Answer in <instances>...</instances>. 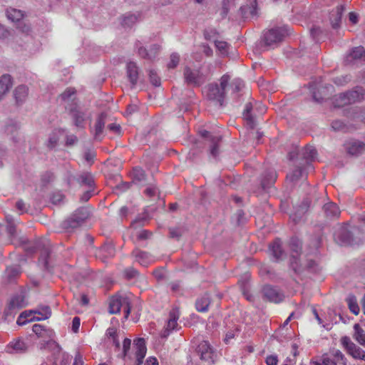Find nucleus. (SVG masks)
Segmentation results:
<instances>
[{"mask_svg":"<svg viewBox=\"0 0 365 365\" xmlns=\"http://www.w3.org/2000/svg\"><path fill=\"white\" fill-rule=\"evenodd\" d=\"M289 247L292 252L290 265L295 272L300 273L304 269H308L313 272L318 271V265L314 260L307 259L305 261L301 257L299 252L302 248V242L299 239L292 238Z\"/></svg>","mask_w":365,"mask_h":365,"instance_id":"1","label":"nucleus"},{"mask_svg":"<svg viewBox=\"0 0 365 365\" xmlns=\"http://www.w3.org/2000/svg\"><path fill=\"white\" fill-rule=\"evenodd\" d=\"M364 240V232L356 227L349 230L346 226H342L334 233V240L340 245H359Z\"/></svg>","mask_w":365,"mask_h":365,"instance_id":"2","label":"nucleus"},{"mask_svg":"<svg viewBox=\"0 0 365 365\" xmlns=\"http://www.w3.org/2000/svg\"><path fill=\"white\" fill-rule=\"evenodd\" d=\"M32 331L38 336V338L43 339V341L39 344L40 350H46L53 352L54 355L61 353V348L58 343H56L53 338L54 336V331L48 328L36 324L32 327Z\"/></svg>","mask_w":365,"mask_h":365,"instance_id":"3","label":"nucleus"},{"mask_svg":"<svg viewBox=\"0 0 365 365\" xmlns=\"http://www.w3.org/2000/svg\"><path fill=\"white\" fill-rule=\"evenodd\" d=\"M230 77L228 75H223L220 78V86L217 84H209L204 88V93L211 101H216L222 105L225 99V91L229 86Z\"/></svg>","mask_w":365,"mask_h":365,"instance_id":"4","label":"nucleus"},{"mask_svg":"<svg viewBox=\"0 0 365 365\" xmlns=\"http://www.w3.org/2000/svg\"><path fill=\"white\" fill-rule=\"evenodd\" d=\"M91 215V210L87 207H82L77 209L63 223V227L68 231L78 227Z\"/></svg>","mask_w":365,"mask_h":365,"instance_id":"5","label":"nucleus"},{"mask_svg":"<svg viewBox=\"0 0 365 365\" xmlns=\"http://www.w3.org/2000/svg\"><path fill=\"white\" fill-rule=\"evenodd\" d=\"M365 91L361 87H356L348 92L341 93L335 100L336 107H341L345 105L354 103L364 99Z\"/></svg>","mask_w":365,"mask_h":365,"instance_id":"6","label":"nucleus"},{"mask_svg":"<svg viewBox=\"0 0 365 365\" xmlns=\"http://www.w3.org/2000/svg\"><path fill=\"white\" fill-rule=\"evenodd\" d=\"M266 111L265 106L259 103L255 102L253 105L252 103H248L245 105L243 112V116L247 122V124L251 128H254L255 126V118L259 114H263Z\"/></svg>","mask_w":365,"mask_h":365,"instance_id":"7","label":"nucleus"},{"mask_svg":"<svg viewBox=\"0 0 365 365\" xmlns=\"http://www.w3.org/2000/svg\"><path fill=\"white\" fill-rule=\"evenodd\" d=\"M123 308L125 313L124 318L128 319L130 313V299L126 296H115L110 299L109 313L111 314H118Z\"/></svg>","mask_w":365,"mask_h":365,"instance_id":"8","label":"nucleus"},{"mask_svg":"<svg viewBox=\"0 0 365 365\" xmlns=\"http://www.w3.org/2000/svg\"><path fill=\"white\" fill-rule=\"evenodd\" d=\"M340 343L346 352L353 359L365 361V351L354 343L349 336H342Z\"/></svg>","mask_w":365,"mask_h":365,"instance_id":"9","label":"nucleus"},{"mask_svg":"<svg viewBox=\"0 0 365 365\" xmlns=\"http://www.w3.org/2000/svg\"><path fill=\"white\" fill-rule=\"evenodd\" d=\"M287 32L282 28L272 29L264 32L263 41L267 46H275L282 42Z\"/></svg>","mask_w":365,"mask_h":365,"instance_id":"10","label":"nucleus"},{"mask_svg":"<svg viewBox=\"0 0 365 365\" xmlns=\"http://www.w3.org/2000/svg\"><path fill=\"white\" fill-rule=\"evenodd\" d=\"M185 81L194 86H200L206 81L205 76L199 68H192L186 66L184 69Z\"/></svg>","mask_w":365,"mask_h":365,"instance_id":"11","label":"nucleus"},{"mask_svg":"<svg viewBox=\"0 0 365 365\" xmlns=\"http://www.w3.org/2000/svg\"><path fill=\"white\" fill-rule=\"evenodd\" d=\"M325 365H347V359L339 349H332L323 354Z\"/></svg>","mask_w":365,"mask_h":365,"instance_id":"12","label":"nucleus"},{"mask_svg":"<svg viewBox=\"0 0 365 365\" xmlns=\"http://www.w3.org/2000/svg\"><path fill=\"white\" fill-rule=\"evenodd\" d=\"M31 346V342L27 339L18 338L11 341L6 347L9 354L26 353Z\"/></svg>","mask_w":365,"mask_h":365,"instance_id":"13","label":"nucleus"},{"mask_svg":"<svg viewBox=\"0 0 365 365\" xmlns=\"http://www.w3.org/2000/svg\"><path fill=\"white\" fill-rule=\"evenodd\" d=\"M179 317L180 312L178 308H174L170 312L169 319L162 333L163 337H168L172 331L177 329Z\"/></svg>","mask_w":365,"mask_h":365,"instance_id":"14","label":"nucleus"},{"mask_svg":"<svg viewBox=\"0 0 365 365\" xmlns=\"http://www.w3.org/2000/svg\"><path fill=\"white\" fill-rule=\"evenodd\" d=\"M202 135L206 138L210 142V155L214 158L217 157L220 153L219 145L222 140L221 135H213L207 130H204L203 132H202Z\"/></svg>","mask_w":365,"mask_h":365,"instance_id":"15","label":"nucleus"},{"mask_svg":"<svg viewBox=\"0 0 365 365\" xmlns=\"http://www.w3.org/2000/svg\"><path fill=\"white\" fill-rule=\"evenodd\" d=\"M345 149L351 155H359L365 150V143L356 139H351L344 144Z\"/></svg>","mask_w":365,"mask_h":365,"instance_id":"16","label":"nucleus"},{"mask_svg":"<svg viewBox=\"0 0 365 365\" xmlns=\"http://www.w3.org/2000/svg\"><path fill=\"white\" fill-rule=\"evenodd\" d=\"M27 304L26 295L24 293L17 294L11 299L8 309L12 314V312L26 307Z\"/></svg>","mask_w":365,"mask_h":365,"instance_id":"17","label":"nucleus"},{"mask_svg":"<svg viewBox=\"0 0 365 365\" xmlns=\"http://www.w3.org/2000/svg\"><path fill=\"white\" fill-rule=\"evenodd\" d=\"M263 294L269 302L279 303L284 299V294L276 287L266 285L263 288Z\"/></svg>","mask_w":365,"mask_h":365,"instance_id":"18","label":"nucleus"},{"mask_svg":"<svg viewBox=\"0 0 365 365\" xmlns=\"http://www.w3.org/2000/svg\"><path fill=\"white\" fill-rule=\"evenodd\" d=\"M132 256L140 264L147 267L148 264L155 262V258L148 252L135 249L132 252Z\"/></svg>","mask_w":365,"mask_h":365,"instance_id":"19","label":"nucleus"},{"mask_svg":"<svg viewBox=\"0 0 365 365\" xmlns=\"http://www.w3.org/2000/svg\"><path fill=\"white\" fill-rule=\"evenodd\" d=\"M134 346L135 349V356L137 360V365H140L143 360L145 356L147 348L145 341L143 338H138L134 341Z\"/></svg>","mask_w":365,"mask_h":365,"instance_id":"20","label":"nucleus"},{"mask_svg":"<svg viewBox=\"0 0 365 365\" xmlns=\"http://www.w3.org/2000/svg\"><path fill=\"white\" fill-rule=\"evenodd\" d=\"M6 135L9 137L15 144L20 143L22 140V136L19 132V127L16 123L7 125L5 128Z\"/></svg>","mask_w":365,"mask_h":365,"instance_id":"21","label":"nucleus"},{"mask_svg":"<svg viewBox=\"0 0 365 365\" xmlns=\"http://www.w3.org/2000/svg\"><path fill=\"white\" fill-rule=\"evenodd\" d=\"M197 351L202 360L210 361L212 359V349L207 341H203L198 345Z\"/></svg>","mask_w":365,"mask_h":365,"instance_id":"22","label":"nucleus"},{"mask_svg":"<svg viewBox=\"0 0 365 365\" xmlns=\"http://www.w3.org/2000/svg\"><path fill=\"white\" fill-rule=\"evenodd\" d=\"M323 210L326 217L330 220L338 218L341 213L337 205L331 202L325 204Z\"/></svg>","mask_w":365,"mask_h":365,"instance_id":"23","label":"nucleus"},{"mask_svg":"<svg viewBox=\"0 0 365 365\" xmlns=\"http://www.w3.org/2000/svg\"><path fill=\"white\" fill-rule=\"evenodd\" d=\"M12 85V78L10 75L4 74L0 77V101L9 92Z\"/></svg>","mask_w":365,"mask_h":365,"instance_id":"24","label":"nucleus"},{"mask_svg":"<svg viewBox=\"0 0 365 365\" xmlns=\"http://www.w3.org/2000/svg\"><path fill=\"white\" fill-rule=\"evenodd\" d=\"M344 10L343 5H339L333 9L329 15L331 24L334 29H336L341 22L342 13Z\"/></svg>","mask_w":365,"mask_h":365,"instance_id":"25","label":"nucleus"},{"mask_svg":"<svg viewBox=\"0 0 365 365\" xmlns=\"http://www.w3.org/2000/svg\"><path fill=\"white\" fill-rule=\"evenodd\" d=\"M363 59H365V48L363 46L353 48L346 56V61L349 63Z\"/></svg>","mask_w":365,"mask_h":365,"instance_id":"26","label":"nucleus"},{"mask_svg":"<svg viewBox=\"0 0 365 365\" xmlns=\"http://www.w3.org/2000/svg\"><path fill=\"white\" fill-rule=\"evenodd\" d=\"M29 95V88L25 85L17 86L14 91V96L17 103H23L26 100Z\"/></svg>","mask_w":365,"mask_h":365,"instance_id":"27","label":"nucleus"},{"mask_svg":"<svg viewBox=\"0 0 365 365\" xmlns=\"http://www.w3.org/2000/svg\"><path fill=\"white\" fill-rule=\"evenodd\" d=\"M127 76L132 85L135 86L138 79V68L135 63L130 62L127 64Z\"/></svg>","mask_w":365,"mask_h":365,"instance_id":"28","label":"nucleus"},{"mask_svg":"<svg viewBox=\"0 0 365 365\" xmlns=\"http://www.w3.org/2000/svg\"><path fill=\"white\" fill-rule=\"evenodd\" d=\"M277 179V173L274 170H267L261 180V185L263 189H265L274 183Z\"/></svg>","mask_w":365,"mask_h":365,"instance_id":"29","label":"nucleus"},{"mask_svg":"<svg viewBox=\"0 0 365 365\" xmlns=\"http://www.w3.org/2000/svg\"><path fill=\"white\" fill-rule=\"evenodd\" d=\"M47 243H48V242H46V240H42V241H40L39 242H38V244L36 245V248H39L41 245H43V248L42 250V252H41V256L39 258V262L41 264H42L43 267L45 269H48L47 259L50 254V250H49L48 247H46V245Z\"/></svg>","mask_w":365,"mask_h":365,"instance_id":"30","label":"nucleus"},{"mask_svg":"<svg viewBox=\"0 0 365 365\" xmlns=\"http://www.w3.org/2000/svg\"><path fill=\"white\" fill-rule=\"evenodd\" d=\"M210 304V299L207 294L197 298L195 302V307L198 312H206Z\"/></svg>","mask_w":365,"mask_h":365,"instance_id":"31","label":"nucleus"},{"mask_svg":"<svg viewBox=\"0 0 365 365\" xmlns=\"http://www.w3.org/2000/svg\"><path fill=\"white\" fill-rule=\"evenodd\" d=\"M272 255L276 259H281L284 256V251L282 249L281 242L279 240H276L269 247Z\"/></svg>","mask_w":365,"mask_h":365,"instance_id":"32","label":"nucleus"},{"mask_svg":"<svg viewBox=\"0 0 365 365\" xmlns=\"http://www.w3.org/2000/svg\"><path fill=\"white\" fill-rule=\"evenodd\" d=\"M6 16L13 22H19L24 17V13L21 10L9 8L6 10Z\"/></svg>","mask_w":365,"mask_h":365,"instance_id":"33","label":"nucleus"},{"mask_svg":"<svg viewBox=\"0 0 365 365\" xmlns=\"http://www.w3.org/2000/svg\"><path fill=\"white\" fill-rule=\"evenodd\" d=\"M354 339L361 346H365V331L360 327L359 324H355L354 326Z\"/></svg>","mask_w":365,"mask_h":365,"instance_id":"34","label":"nucleus"},{"mask_svg":"<svg viewBox=\"0 0 365 365\" xmlns=\"http://www.w3.org/2000/svg\"><path fill=\"white\" fill-rule=\"evenodd\" d=\"M77 181L81 185L92 187L94 185L93 177L90 173H83L77 178Z\"/></svg>","mask_w":365,"mask_h":365,"instance_id":"35","label":"nucleus"},{"mask_svg":"<svg viewBox=\"0 0 365 365\" xmlns=\"http://www.w3.org/2000/svg\"><path fill=\"white\" fill-rule=\"evenodd\" d=\"M133 180L140 185H144L146 181L145 171L140 168H135L133 170Z\"/></svg>","mask_w":365,"mask_h":365,"instance_id":"36","label":"nucleus"},{"mask_svg":"<svg viewBox=\"0 0 365 365\" xmlns=\"http://www.w3.org/2000/svg\"><path fill=\"white\" fill-rule=\"evenodd\" d=\"M309 206V202L307 200L304 201L299 210L295 213L290 215V218L294 222H297L302 215L307 211Z\"/></svg>","mask_w":365,"mask_h":365,"instance_id":"37","label":"nucleus"},{"mask_svg":"<svg viewBox=\"0 0 365 365\" xmlns=\"http://www.w3.org/2000/svg\"><path fill=\"white\" fill-rule=\"evenodd\" d=\"M105 125V119L103 115L101 114L96 120L95 124V133L94 137L96 139H100L101 135L103 133V130Z\"/></svg>","mask_w":365,"mask_h":365,"instance_id":"38","label":"nucleus"},{"mask_svg":"<svg viewBox=\"0 0 365 365\" xmlns=\"http://www.w3.org/2000/svg\"><path fill=\"white\" fill-rule=\"evenodd\" d=\"M34 314L33 310L24 311L21 313L19 317L17 319V324L19 325L25 324L26 322L36 320L35 317H31V315Z\"/></svg>","mask_w":365,"mask_h":365,"instance_id":"39","label":"nucleus"},{"mask_svg":"<svg viewBox=\"0 0 365 365\" xmlns=\"http://www.w3.org/2000/svg\"><path fill=\"white\" fill-rule=\"evenodd\" d=\"M34 314H38L39 317L36 318V320L40 321L48 319L51 315V311L49 307L44 306L34 311Z\"/></svg>","mask_w":365,"mask_h":365,"instance_id":"40","label":"nucleus"},{"mask_svg":"<svg viewBox=\"0 0 365 365\" xmlns=\"http://www.w3.org/2000/svg\"><path fill=\"white\" fill-rule=\"evenodd\" d=\"M76 97V90L73 88H67L63 93L60 96V99L65 102L68 103L70 101H73Z\"/></svg>","mask_w":365,"mask_h":365,"instance_id":"41","label":"nucleus"},{"mask_svg":"<svg viewBox=\"0 0 365 365\" xmlns=\"http://www.w3.org/2000/svg\"><path fill=\"white\" fill-rule=\"evenodd\" d=\"M346 301L350 311L355 315H357L359 313L360 309L358 306L356 297L354 295H349L347 297Z\"/></svg>","mask_w":365,"mask_h":365,"instance_id":"42","label":"nucleus"},{"mask_svg":"<svg viewBox=\"0 0 365 365\" xmlns=\"http://www.w3.org/2000/svg\"><path fill=\"white\" fill-rule=\"evenodd\" d=\"M317 155V150L313 146H307L302 152V156L307 163L314 159Z\"/></svg>","mask_w":365,"mask_h":365,"instance_id":"43","label":"nucleus"},{"mask_svg":"<svg viewBox=\"0 0 365 365\" xmlns=\"http://www.w3.org/2000/svg\"><path fill=\"white\" fill-rule=\"evenodd\" d=\"M72 116L74 120L75 125L77 127L82 126V123L84 121L85 119V115L83 112L78 110H71Z\"/></svg>","mask_w":365,"mask_h":365,"instance_id":"44","label":"nucleus"},{"mask_svg":"<svg viewBox=\"0 0 365 365\" xmlns=\"http://www.w3.org/2000/svg\"><path fill=\"white\" fill-rule=\"evenodd\" d=\"M230 87L231 88L232 93L236 94L241 91V90L243 88L244 82L241 79L236 78L232 81Z\"/></svg>","mask_w":365,"mask_h":365,"instance_id":"45","label":"nucleus"},{"mask_svg":"<svg viewBox=\"0 0 365 365\" xmlns=\"http://www.w3.org/2000/svg\"><path fill=\"white\" fill-rule=\"evenodd\" d=\"M215 45L221 55L226 56L228 53L229 44L227 42L222 41H215Z\"/></svg>","mask_w":365,"mask_h":365,"instance_id":"46","label":"nucleus"},{"mask_svg":"<svg viewBox=\"0 0 365 365\" xmlns=\"http://www.w3.org/2000/svg\"><path fill=\"white\" fill-rule=\"evenodd\" d=\"M302 169L300 168H297L287 175V180L294 182L298 180L302 177Z\"/></svg>","mask_w":365,"mask_h":365,"instance_id":"47","label":"nucleus"},{"mask_svg":"<svg viewBox=\"0 0 365 365\" xmlns=\"http://www.w3.org/2000/svg\"><path fill=\"white\" fill-rule=\"evenodd\" d=\"M139 44H140V43H138L136 44V46L138 47V54L140 57L142 58H147V59H149V60H153V53H148V50H147L145 48L141 46H139Z\"/></svg>","mask_w":365,"mask_h":365,"instance_id":"48","label":"nucleus"},{"mask_svg":"<svg viewBox=\"0 0 365 365\" xmlns=\"http://www.w3.org/2000/svg\"><path fill=\"white\" fill-rule=\"evenodd\" d=\"M101 252L106 257H113L115 255V249L112 245H105L101 247Z\"/></svg>","mask_w":365,"mask_h":365,"instance_id":"49","label":"nucleus"},{"mask_svg":"<svg viewBox=\"0 0 365 365\" xmlns=\"http://www.w3.org/2000/svg\"><path fill=\"white\" fill-rule=\"evenodd\" d=\"M19 268L16 267H7L6 269V274L9 280H11L14 277L19 275Z\"/></svg>","mask_w":365,"mask_h":365,"instance_id":"50","label":"nucleus"},{"mask_svg":"<svg viewBox=\"0 0 365 365\" xmlns=\"http://www.w3.org/2000/svg\"><path fill=\"white\" fill-rule=\"evenodd\" d=\"M136 21L137 17L135 15L129 14L124 16L122 24L125 26H131Z\"/></svg>","mask_w":365,"mask_h":365,"instance_id":"51","label":"nucleus"},{"mask_svg":"<svg viewBox=\"0 0 365 365\" xmlns=\"http://www.w3.org/2000/svg\"><path fill=\"white\" fill-rule=\"evenodd\" d=\"M180 56L176 53H173L170 55V62L168 63V67L169 68H174L178 66Z\"/></svg>","mask_w":365,"mask_h":365,"instance_id":"52","label":"nucleus"},{"mask_svg":"<svg viewBox=\"0 0 365 365\" xmlns=\"http://www.w3.org/2000/svg\"><path fill=\"white\" fill-rule=\"evenodd\" d=\"M149 78H150V81L151 83L153 86H160V79L155 71L150 70L149 71Z\"/></svg>","mask_w":365,"mask_h":365,"instance_id":"53","label":"nucleus"},{"mask_svg":"<svg viewBox=\"0 0 365 365\" xmlns=\"http://www.w3.org/2000/svg\"><path fill=\"white\" fill-rule=\"evenodd\" d=\"M331 128L334 130L342 131L346 130V125L341 120H336L331 123Z\"/></svg>","mask_w":365,"mask_h":365,"instance_id":"54","label":"nucleus"},{"mask_svg":"<svg viewBox=\"0 0 365 365\" xmlns=\"http://www.w3.org/2000/svg\"><path fill=\"white\" fill-rule=\"evenodd\" d=\"M6 220L8 222L7 231L11 236L14 237L15 235V232H16V227H15L14 222L13 219L10 217H6Z\"/></svg>","mask_w":365,"mask_h":365,"instance_id":"55","label":"nucleus"},{"mask_svg":"<svg viewBox=\"0 0 365 365\" xmlns=\"http://www.w3.org/2000/svg\"><path fill=\"white\" fill-rule=\"evenodd\" d=\"M58 141V138L57 137V135L54 133L51 134L48 138L47 147L50 149L54 148L56 146Z\"/></svg>","mask_w":365,"mask_h":365,"instance_id":"56","label":"nucleus"},{"mask_svg":"<svg viewBox=\"0 0 365 365\" xmlns=\"http://www.w3.org/2000/svg\"><path fill=\"white\" fill-rule=\"evenodd\" d=\"M349 81H350V77H349L348 76H342L340 77H336L334 80V82L335 84H336L338 86H343V85L347 83Z\"/></svg>","mask_w":365,"mask_h":365,"instance_id":"57","label":"nucleus"},{"mask_svg":"<svg viewBox=\"0 0 365 365\" xmlns=\"http://www.w3.org/2000/svg\"><path fill=\"white\" fill-rule=\"evenodd\" d=\"M158 189L155 185H150V187H147L145 190V195H147L149 197H153L155 195V194L158 192Z\"/></svg>","mask_w":365,"mask_h":365,"instance_id":"58","label":"nucleus"},{"mask_svg":"<svg viewBox=\"0 0 365 365\" xmlns=\"http://www.w3.org/2000/svg\"><path fill=\"white\" fill-rule=\"evenodd\" d=\"M18 29L21 32L26 34H29V32L31 31L30 26L23 23V22H19V24L18 25Z\"/></svg>","mask_w":365,"mask_h":365,"instance_id":"59","label":"nucleus"},{"mask_svg":"<svg viewBox=\"0 0 365 365\" xmlns=\"http://www.w3.org/2000/svg\"><path fill=\"white\" fill-rule=\"evenodd\" d=\"M80 324H81L80 318L78 317H75L72 321V330L73 332L77 333L78 331Z\"/></svg>","mask_w":365,"mask_h":365,"instance_id":"60","label":"nucleus"},{"mask_svg":"<svg viewBox=\"0 0 365 365\" xmlns=\"http://www.w3.org/2000/svg\"><path fill=\"white\" fill-rule=\"evenodd\" d=\"M266 364L267 365H277L278 358L276 355H269L266 358Z\"/></svg>","mask_w":365,"mask_h":365,"instance_id":"61","label":"nucleus"},{"mask_svg":"<svg viewBox=\"0 0 365 365\" xmlns=\"http://www.w3.org/2000/svg\"><path fill=\"white\" fill-rule=\"evenodd\" d=\"M130 344H131L130 339L125 338L123 340V356H125L127 355V353L130 349Z\"/></svg>","mask_w":365,"mask_h":365,"instance_id":"62","label":"nucleus"},{"mask_svg":"<svg viewBox=\"0 0 365 365\" xmlns=\"http://www.w3.org/2000/svg\"><path fill=\"white\" fill-rule=\"evenodd\" d=\"M108 128L115 134L119 135L120 133L121 128L118 124L110 123L108 125Z\"/></svg>","mask_w":365,"mask_h":365,"instance_id":"63","label":"nucleus"},{"mask_svg":"<svg viewBox=\"0 0 365 365\" xmlns=\"http://www.w3.org/2000/svg\"><path fill=\"white\" fill-rule=\"evenodd\" d=\"M78 141V138L74 135H69L66 136V145H73Z\"/></svg>","mask_w":365,"mask_h":365,"instance_id":"64","label":"nucleus"}]
</instances>
